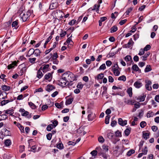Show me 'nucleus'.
Returning a JSON list of instances; mask_svg holds the SVG:
<instances>
[{"mask_svg": "<svg viewBox=\"0 0 159 159\" xmlns=\"http://www.w3.org/2000/svg\"><path fill=\"white\" fill-rule=\"evenodd\" d=\"M32 11L31 10L28 11L26 13L22 12L20 15L23 21H26L31 15Z\"/></svg>", "mask_w": 159, "mask_h": 159, "instance_id": "nucleus-1", "label": "nucleus"}, {"mask_svg": "<svg viewBox=\"0 0 159 159\" xmlns=\"http://www.w3.org/2000/svg\"><path fill=\"white\" fill-rule=\"evenodd\" d=\"M64 79H65L68 83L69 81H72L74 80L73 75L69 73H65L63 75Z\"/></svg>", "mask_w": 159, "mask_h": 159, "instance_id": "nucleus-2", "label": "nucleus"}, {"mask_svg": "<svg viewBox=\"0 0 159 159\" xmlns=\"http://www.w3.org/2000/svg\"><path fill=\"white\" fill-rule=\"evenodd\" d=\"M119 66L117 64H115L112 67V70L115 75L116 76H118L120 74V72L118 70Z\"/></svg>", "mask_w": 159, "mask_h": 159, "instance_id": "nucleus-3", "label": "nucleus"}, {"mask_svg": "<svg viewBox=\"0 0 159 159\" xmlns=\"http://www.w3.org/2000/svg\"><path fill=\"white\" fill-rule=\"evenodd\" d=\"M69 83L65 80L64 79L63 77L62 76V78L58 81V84L59 85L61 86L62 87H65L66 85H68Z\"/></svg>", "mask_w": 159, "mask_h": 159, "instance_id": "nucleus-4", "label": "nucleus"}, {"mask_svg": "<svg viewBox=\"0 0 159 159\" xmlns=\"http://www.w3.org/2000/svg\"><path fill=\"white\" fill-rule=\"evenodd\" d=\"M152 84V82L150 80L146 82L145 84V87L146 89L149 91H150L152 89L151 86Z\"/></svg>", "mask_w": 159, "mask_h": 159, "instance_id": "nucleus-5", "label": "nucleus"}, {"mask_svg": "<svg viewBox=\"0 0 159 159\" xmlns=\"http://www.w3.org/2000/svg\"><path fill=\"white\" fill-rule=\"evenodd\" d=\"M58 5V3L56 2H52L49 6V9L51 10L55 9L57 7Z\"/></svg>", "mask_w": 159, "mask_h": 159, "instance_id": "nucleus-6", "label": "nucleus"}, {"mask_svg": "<svg viewBox=\"0 0 159 159\" xmlns=\"http://www.w3.org/2000/svg\"><path fill=\"white\" fill-rule=\"evenodd\" d=\"M118 123L121 126H124L127 124V121L126 120H123L121 118H119L118 120Z\"/></svg>", "mask_w": 159, "mask_h": 159, "instance_id": "nucleus-7", "label": "nucleus"}, {"mask_svg": "<svg viewBox=\"0 0 159 159\" xmlns=\"http://www.w3.org/2000/svg\"><path fill=\"white\" fill-rule=\"evenodd\" d=\"M50 55L51 56V57L50 59H51V61L53 60H56V59H57V58L58 57L57 53V52H55L53 54L51 53L50 54Z\"/></svg>", "mask_w": 159, "mask_h": 159, "instance_id": "nucleus-8", "label": "nucleus"}, {"mask_svg": "<svg viewBox=\"0 0 159 159\" xmlns=\"http://www.w3.org/2000/svg\"><path fill=\"white\" fill-rule=\"evenodd\" d=\"M134 86L137 89H139L143 85L141 82L139 81L135 82L134 84Z\"/></svg>", "mask_w": 159, "mask_h": 159, "instance_id": "nucleus-9", "label": "nucleus"}, {"mask_svg": "<svg viewBox=\"0 0 159 159\" xmlns=\"http://www.w3.org/2000/svg\"><path fill=\"white\" fill-rule=\"evenodd\" d=\"M49 64L44 65L42 66V70H43V72H46L49 70Z\"/></svg>", "mask_w": 159, "mask_h": 159, "instance_id": "nucleus-10", "label": "nucleus"}, {"mask_svg": "<svg viewBox=\"0 0 159 159\" xmlns=\"http://www.w3.org/2000/svg\"><path fill=\"white\" fill-rule=\"evenodd\" d=\"M3 133H4V136H7L10 135V133L9 131L7 130L5 128H4L2 129V131Z\"/></svg>", "mask_w": 159, "mask_h": 159, "instance_id": "nucleus-11", "label": "nucleus"}, {"mask_svg": "<svg viewBox=\"0 0 159 159\" xmlns=\"http://www.w3.org/2000/svg\"><path fill=\"white\" fill-rule=\"evenodd\" d=\"M131 68L133 70L135 71H138L140 73L141 72V70L139 69L137 65L136 64L132 66Z\"/></svg>", "mask_w": 159, "mask_h": 159, "instance_id": "nucleus-12", "label": "nucleus"}, {"mask_svg": "<svg viewBox=\"0 0 159 159\" xmlns=\"http://www.w3.org/2000/svg\"><path fill=\"white\" fill-rule=\"evenodd\" d=\"M55 87L52 85L48 84L46 88V90L48 92H50L54 89Z\"/></svg>", "mask_w": 159, "mask_h": 159, "instance_id": "nucleus-13", "label": "nucleus"}, {"mask_svg": "<svg viewBox=\"0 0 159 159\" xmlns=\"http://www.w3.org/2000/svg\"><path fill=\"white\" fill-rule=\"evenodd\" d=\"M5 112L7 114H10L11 116H13V114L14 113V110L13 109H9L5 110Z\"/></svg>", "mask_w": 159, "mask_h": 159, "instance_id": "nucleus-14", "label": "nucleus"}, {"mask_svg": "<svg viewBox=\"0 0 159 159\" xmlns=\"http://www.w3.org/2000/svg\"><path fill=\"white\" fill-rule=\"evenodd\" d=\"M2 90L4 91H7L10 90V87L9 86L4 85L2 86Z\"/></svg>", "mask_w": 159, "mask_h": 159, "instance_id": "nucleus-15", "label": "nucleus"}, {"mask_svg": "<svg viewBox=\"0 0 159 159\" xmlns=\"http://www.w3.org/2000/svg\"><path fill=\"white\" fill-rule=\"evenodd\" d=\"M26 69L27 68L26 67H23L20 69L19 72V74L21 76L25 72Z\"/></svg>", "mask_w": 159, "mask_h": 159, "instance_id": "nucleus-16", "label": "nucleus"}, {"mask_svg": "<svg viewBox=\"0 0 159 159\" xmlns=\"http://www.w3.org/2000/svg\"><path fill=\"white\" fill-rule=\"evenodd\" d=\"M150 54L149 52H147L143 56H142L141 57V58L142 59V60L143 61H145L147 60V58Z\"/></svg>", "mask_w": 159, "mask_h": 159, "instance_id": "nucleus-17", "label": "nucleus"}, {"mask_svg": "<svg viewBox=\"0 0 159 159\" xmlns=\"http://www.w3.org/2000/svg\"><path fill=\"white\" fill-rule=\"evenodd\" d=\"M41 69V68H40V69L37 72V77L39 79H40L43 76L42 72L40 70Z\"/></svg>", "mask_w": 159, "mask_h": 159, "instance_id": "nucleus-18", "label": "nucleus"}, {"mask_svg": "<svg viewBox=\"0 0 159 159\" xmlns=\"http://www.w3.org/2000/svg\"><path fill=\"white\" fill-rule=\"evenodd\" d=\"M107 136L108 138L111 140H112L113 138H115V136L114 135L113 133L111 132L108 133Z\"/></svg>", "mask_w": 159, "mask_h": 159, "instance_id": "nucleus-19", "label": "nucleus"}, {"mask_svg": "<svg viewBox=\"0 0 159 159\" xmlns=\"http://www.w3.org/2000/svg\"><path fill=\"white\" fill-rule=\"evenodd\" d=\"M4 144L6 146H9L11 144V142L10 139H6L4 142Z\"/></svg>", "mask_w": 159, "mask_h": 159, "instance_id": "nucleus-20", "label": "nucleus"}, {"mask_svg": "<svg viewBox=\"0 0 159 159\" xmlns=\"http://www.w3.org/2000/svg\"><path fill=\"white\" fill-rule=\"evenodd\" d=\"M117 30V27L115 25H114L110 29V32L111 33H114L116 32Z\"/></svg>", "mask_w": 159, "mask_h": 159, "instance_id": "nucleus-21", "label": "nucleus"}, {"mask_svg": "<svg viewBox=\"0 0 159 159\" xmlns=\"http://www.w3.org/2000/svg\"><path fill=\"white\" fill-rule=\"evenodd\" d=\"M34 54L36 57H38L40 56L41 52L39 49H36L34 50Z\"/></svg>", "mask_w": 159, "mask_h": 159, "instance_id": "nucleus-22", "label": "nucleus"}, {"mask_svg": "<svg viewBox=\"0 0 159 159\" xmlns=\"http://www.w3.org/2000/svg\"><path fill=\"white\" fill-rule=\"evenodd\" d=\"M146 95H141L139 96L137 98V100H139V102H143L145 100V98L146 97Z\"/></svg>", "mask_w": 159, "mask_h": 159, "instance_id": "nucleus-23", "label": "nucleus"}, {"mask_svg": "<svg viewBox=\"0 0 159 159\" xmlns=\"http://www.w3.org/2000/svg\"><path fill=\"white\" fill-rule=\"evenodd\" d=\"M73 101V98H69L66 101V105H69L71 104Z\"/></svg>", "mask_w": 159, "mask_h": 159, "instance_id": "nucleus-24", "label": "nucleus"}, {"mask_svg": "<svg viewBox=\"0 0 159 159\" xmlns=\"http://www.w3.org/2000/svg\"><path fill=\"white\" fill-rule=\"evenodd\" d=\"M94 115L93 113L89 114L88 116V119L89 121H92L94 118Z\"/></svg>", "mask_w": 159, "mask_h": 159, "instance_id": "nucleus-25", "label": "nucleus"}, {"mask_svg": "<svg viewBox=\"0 0 159 159\" xmlns=\"http://www.w3.org/2000/svg\"><path fill=\"white\" fill-rule=\"evenodd\" d=\"M152 70V69L151 68L150 65H147L146 68L145 69L144 72H148L151 71Z\"/></svg>", "mask_w": 159, "mask_h": 159, "instance_id": "nucleus-26", "label": "nucleus"}, {"mask_svg": "<svg viewBox=\"0 0 159 159\" xmlns=\"http://www.w3.org/2000/svg\"><path fill=\"white\" fill-rule=\"evenodd\" d=\"M15 66H16V61H14L12 64L8 65L7 67L8 69H10L14 67Z\"/></svg>", "mask_w": 159, "mask_h": 159, "instance_id": "nucleus-27", "label": "nucleus"}, {"mask_svg": "<svg viewBox=\"0 0 159 159\" xmlns=\"http://www.w3.org/2000/svg\"><path fill=\"white\" fill-rule=\"evenodd\" d=\"M154 113L152 111H150L148 112L147 114V116L148 118L152 117L154 116Z\"/></svg>", "mask_w": 159, "mask_h": 159, "instance_id": "nucleus-28", "label": "nucleus"}, {"mask_svg": "<svg viewBox=\"0 0 159 159\" xmlns=\"http://www.w3.org/2000/svg\"><path fill=\"white\" fill-rule=\"evenodd\" d=\"M127 92V93L129 94V96L130 97H131L132 95V89L131 87H130L128 88Z\"/></svg>", "mask_w": 159, "mask_h": 159, "instance_id": "nucleus-29", "label": "nucleus"}, {"mask_svg": "<svg viewBox=\"0 0 159 159\" xmlns=\"http://www.w3.org/2000/svg\"><path fill=\"white\" fill-rule=\"evenodd\" d=\"M52 38V36H50L47 38L43 45L44 48H46V45L48 43V42H49L51 40Z\"/></svg>", "mask_w": 159, "mask_h": 159, "instance_id": "nucleus-30", "label": "nucleus"}, {"mask_svg": "<svg viewBox=\"0 0 159 159\" xmlns=\"http://www.w3.org/2000/svg\"><path fill=\"white\" fill-rule=\"evenodd\" d=\"M52 75L51 73H48V74H46L44 76V78L45 79L48 80L49 78H50L51 77H52Z\"/></svg>", "mask_w": 159, "mask_h": 159, "instance_id": "nucleus-31", "label": "nucleus"}, {"mask_svg": "<svg viewBox=\"0 0 159 159\" xmlns=\"http://www.w3.org/2000/svg\"><path fill=\"white\" fill-rule=\"evenodd\" d=\"M124 59L126 61H130V60H131L132 61H133V60H132V57L130 55H127V56H126L125 57Z\"/></svg>", "mask_w": 159, "mask_h": 159, "instance_id": "nucleus-32", "label": "nucleus"}, {"mask_svg": "<svg viewBox=\"0 0 159 159\" xmlns=\"http://www.w3.org/2000/svg\"><path fill=\"white\" fill-rule=\"evenodd\" d=\"M131 129L130 128H128L126 129L125 130V135L126 136H128L130 132V130Z\"/></svg>", "mask_w": 159, "mask_h": 159, "instance_id": "nucleus-33", "label": "nucleus"}, {"mask_svg": "<svg viewBox=\"0 0 159 159\" xmlns=\"http://www.w3.org/2000/svg\"><path fill=\"white\" fill-rule=\"evenodd\" d=\"M135 151L133 149H131L127 153L126 155L128 156H130L132 154L134 153Z\"/></svg>", "mask_w": 159, "mask_h": 159, "instance_id": "nucleus-34", "label": "nucleus"}, {"mask_svg": "<svg viewBox=\"0 0 159 159\" xmlns=\"http://www.w3.org/2000/svg\"><path fill=\"white\" fill-rule=\"evenodd\" d=\"M29 61L32 64H34L35 63L36 58L34 57L33 58H29L28 59Z\"/></svg>", "mask_w": 159, "mask_h": 159, "instance_id": "nucleus-35", "label": "nucleus"}, {"mask_svg": "<svg viewBox=\"0 0 159 159\" xmlns=\"http://www.w3.org/2000/svg\"><path fill=\"white\" fill-rule=\"evenodd\" d=\"M110 118V116L109 115H107L106 116L105 120V123L106 124H109Z\"/></svg>", "mask_w": 159, "mask_h": 159, "instance_id": "nucleus-36", "label": "nucleus"}, {"mask_svg": "<svg viewBox=\"0 0 159 159\" xmlns=\"http://www.w3.org/2000/svg\"><path fill=\"white\" fill-rule=\"evenodd\" d=\"M117 137L115 136V138H113L111 141H112L113 143L115 144L117 142L119 141L120 140V139L116 138Z\"/></svg>", "mask_w": 159, "mask_h": 159, "instance_id": "nucleus-37", "label": "nucleus"}, {"mask_svg": "<svg viewBox=\"0 0 159 159\" xmlns=\"http://www.w3.org/2000/svg\"><path fill=\"white\" fill-rule=\"evenodd\" d=\"M118 80H122L124 81H126V77L125 76L123 75H122L121 76L119 77L118 78Z\"/></svg>", "mask_w": 159, "mask_h": 159, "instance_id": "nucleus-38", "label": "nucleus"}, {"mask_svg": "<svg viewBox=\"0 0 159 159\" xmlns=\"http://www.w3.org/2000/svg\"><path fill=\"white\" fill-rule=\"evenodd\" d=\"M149 134L147 133H144L143 134V137L144 139L146 140L149 138Z\"/></svg>", "mask_w": 159, "mask_h": 159, "instance_id": "nucleus-39", "label": "nucleus"}, {"mask_svg": "<svg viewBox=\"0 0 159 159\" xmlns=\"http://www.w3.org/2000/svg\"><path fill=\"white\" fill-rule=\"evenodd\" d=\"M53 125L52 124L49 125L47 128V130L48 131H50L53 128Z\"/></svg>", "mask_w": 159, "mask_h": 159, "instance_id": "nucleus-40", "label": "nucleus"}, {"mask_svg": "<svg viewBox=\"0 0 159 159\" xmlns=\"http://www.w3.org/2000/svg\"><path fill=\"white\" fill-rule=\"evenodd\" d=\"M28 104L32 109H35L36 108V106L31 102H29Z\"/></svg>", "mask_w": 159, "mask_h": 159, "instance_id": "nucleus-41", "label": "nucleus"}, {"mask_svg": "<svg viewBox=\"0 0 159 159\" xmlns=\"http://www.w3.org/2000/svg\"><path fill=\"white\" fill-rule=\"evenodd\" d=\"M103 77L104 74L102 73H100L97 75V80H98L99 79H101L103 78Z\"/></svg>", "mask_w": 159, "mask_h": 159, "instance_id": "nucleus-42", "label": "nucleus"}, {"mask_svg": "<svg viewBox=\"0 0 159 159\" xmlns=\"http://www.w3.org/2000/svg\"><path fill=\"white\" fill-rule=\"evenodd\" d=\"M133 9V7H130L125 12L126 15L125 16L127 15H129V14L131 12V11H132Z\"/></svg>", "mask_w": 159, "mask_h": 159, "instance_id": "nucleus-43", "label": "nucleus"}, {"mask_svg": "<svg viewBox=\"0 0 159 159\" xmlns=\"http://www.w3.org/2000/svg\"><path fill=\"white\" fill-rule=\"evenodd\" d=\"M146 125V123L145 121H143L140 123V125L142 128H143Z\"/></svg>", "mask_w": 159, "mask_h": 159, "instance_id": "nucleus-44", "label": "nucleus"}, {"mask_svg": "<svg viewBox=\"0 0 159 159\" xmlns=\"http://www.w3.org/2000/svg\"><path fill=\"white\" fill-rule=\"evenodd\" d=\"M57 148L60 149H61L63 148V145L62 143H59L57 145Z\"/></svg>", "mask_w": 159, "mask_h": 159, "instance_id": "nucleus-45", "label": "nucleus"}, {"mask_svg": "<svg viewBox=\"0 0 159 159\" xmlns=\"http://www.w3.org/2000/svg\"><path fill=\"white\" fill-rule=\"evenodd\" d=\"M115 134L116 137H121V132L118 130L115 132Z\"/></svg>", "mask_w": 159, "mask_h": 159, "instance_id": "nucleus-46", "label": "nucleus"}, {"mask_svg": "<svg viewBox=\"0 0 159 159\" xmlns=\"http://www.w3.org/2000/svg\"><path fill=\"white\" fill-rule=\"evenodd\" d=\"M147 148L146 146H145L144 148L142 150V152H143V155H146L148 152Z\"/></svg>", "mask_w": 159, "mask_h": 159, "instance_id": "nucleus-47", "label": "nucleus"}, {"mask_svg": "<svg viewBox=\"0 0 159 159\" xmlns=\"http://www.w3.org/2000/svg\"><path fill=\"white\" fill-rule=\"evenodd\" d=\"M102 1L101 0H98V5H97V8L96 9V12H98L99 11V8L100 7V4L102 3Z\"/></svg>", "mask_w": 159, "mask_h": 159, "instance_id": "nucleus-48", "label": "nucleus"}, {"mask_svg": "<svg viewBox=\"0 0 159 159\" xmlns=\"http://www.w3.org/2000/svg\"><path fill=\"white\" fill-rule=\"evenodd\" d=\"M134 43V42L133 41L132 39H130L128 43L127 44V45L129 46V48L131 46V45Z\"/></svg>", "mask_w": 159, "mask_h": 159, "instance_id": "nucleus-49", "label": "nucleus"}, {"mask_svg": "<svg viewBox=\"0 0 159 159\" xmlns=\"http://www.w3.org/2000/svg\"><path fill=\"white\" fill-rule=\"evenodd\" d=\"M28 54H30L31 55H32L33 54H34V49L33 48L30 49L28 51Z\"/></svg>", "mask_w": 159, "mask_h": 159, "instance_id": "nucleus-50", "label": "nucleus"}, {"mask_svg": "<svg viewBox=\"0 0 159 159\" xmlns=\"http://www.w3.org/2000/svg\"><path fill=\"white\" fill-rule=\"evenodd\" d=\"M151 46L150 45L148 44L144 48V51H147L150 49Z\"/></svg>", "mask_w": 159, "mask_h": 159, "instance_id": "nucleus-51", "label": "nucleus"}, {"mask_svg": "<svg viewBox=\"0 0 159 159\" xmlns=\"http://www.w3.org/2000/svg\"><path fill=\"white\" fill-rule=\"evenodd\" d=\"M31 151L34 152H35L36 151V146L35 145L33 146L31 148Z\"/></svg>", "mask_w": 159, "mask_h": 159, "instance_id": "nucleus-52", "label": "nucleus"}, {"mask_svg": "<svg viewBox=\"0 0 159 159\" xmlns=\"http://www.w3.org/2000/svg\"><path fill=\"white\" fill-rule=\"evenodd\" d=\"M98 140L100 143H103L104 142V139L102 136H100L98 138Z\"/></svg>", "mask_w": 159, "mask_h": 159, "instance_id": "nucleus-53", "label": "nucleus"}, {"mask_svg": "<svg viewBox=\"0 0 159 159\" xmlns=\"http://www.w3.org/2000/svg\"><path fill=\"white\" fill-rule=\"evenodd\" d=\"M18 25V22L17 21H15L13 22L12 24V27H15L16 29L17 28L16 27V26H17Z\"/></svg>", "mask_w": 159, "mask_h": 159, "instance_id": "nucleus-54", "label": "nucleus"}, {"mask_svg": "<svg viewBox=\"0 0 159 159\" xmlns=\"http://www.w3.org/2000/svg\"><path fill=\"white\" fill-rule=\"evenodd\" d=\"M106 68V66L105 64H103L99 67V70H104Z\"/></svg>", "mask_w": 159, "mask_h": 159, "instance_id": "nucleus-55", "label": "nucleus"}, {"mask_svg": "<svg viewBox=\"0 0 159 159\" xmlns=\"http://www.w3.org/2000/svg\"><path fill=\"white\" fill-rule=\"evenodd\" d=\"M97 151L96 150H94L92 151L90 154L92 155V156H95L97 154Z\"/></svg>", "mask_w": 159, "mask_h": 159, "instance_id": "nucleus-56", "label": "nucleus"}, {"mask_svg": "<svg viewBox=\"0 0 159 159\" xmlns=\"http://www.w3.org/2000/svg\"><path fill=\"white\" fill-rule=\"evenodd\" d=\"M25 150V146L24 145H21L20 146L19 151L20 152H22Z\"/></svg>", "mask_w": 159, "mask_h": 159, "instance_id": "nucleus-57", "label": "nucleus"}, {"mask_svg": "<svg viewBox=\"0 0 159 159\" xmlns=\"http://www.w3.org/2000/svg\"><path fill=\"white\" fill-rule=\"evenodd\" d=\"M46 137L47 139L49 140H51L52 137V134L51 133H49L46 135Z\"/></svg>", "mask_w": 159, "mask_h": 159, "instance_id": "nucleus-58", "label": "nucleus"}, {"mask_svg": "<svg viewBox=\"0 0 159 159\" xmlns=\"http://www.w3.org/2000/svg\"><path fill=\"white\" fill-rule=\"evenodd\" d=\"M76 23V20H75L73 19L69 23V24L70 25H72Z\"/></svg>", "mask_w": 159, "mask_h": 159, "instance_id": "nucleus-59", "label": "nucleus"}, {"mask_svg": "<svg viewBox=\"0 0 159 159\" xmlns=\"http://www.w3.org/2000/svg\"><path fill=\"white\" fill-rule=\"evenodd\" d=\"M144 51H144L143 49H141L140 50L138 54L140 56L144 54Z\"/></svg>", "mask_w": 159, "mask_h": 159, "instance_id": "nucleus-60", "label": "nucleus"}, {"mask_svg": "<svg viewBox=\"0 0 159 159\" xmlns=\"http://www.w3.org/2000/svg\"><path fill=\"white\" fill-rule=\"evenodd\" d=\"M83 85L81 84L80 83H78V84L76 86V87L78 89H82L83 88Z\"/></svg>", "mask_w": 159, "mask_h": 159, "instance_id": "nucleus-61", "label": "nucleus"}, {"mask_svg": "<svg viewBox=\"0 0 159 159\" xmlns=\"http://www.w3.org/2000/svg\"><path fill=\"white\" fill-rule=\"evenodd\" d=\"M133 37H134V40H136L139 38V34L136 33L134 35Z\"/></svg>", "mask_w": 159, "mask_h": 159, "instance_id": "nucleus-62", "label": "nucleus"}, {"mask_svg": "<svg viewBox=\"0 0 159 159\" xmlns=\"http://www.w3.org/2000/svg\"><path fill=\"white\" fill-rule=\"evenodd\" d=\"M127 20L126 19L121 20L119 22V24L120 25H122L125 24Z\"/></svg>", "mask_w": 159, "mask_h": 159, "instance_id": "nucleus-63", "label": "nucleus"}, {"mask_svg": "<svg viewBox=\"0 0 159 159\" xmlns=\"http://www.w3.org/2000/svg\"><path fill=\"white\" fill-rule=\"evenodd\" d=\"M112 62L108 60L106 61V64L108 66H110Z\"/></svg>", "mask_w": 159, "mask_h": 159, "instance_id": "nucleus-64", "label": "nucleus"}]
</instances>
